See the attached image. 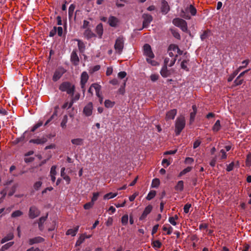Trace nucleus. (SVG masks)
Here are the masks:
<instances>
[{"mask_svg": "<svg viewBox=\"0 0 251 251\" xmlns=\"http://www.w3.org/2000/svg\"><path fill=\"white\" fill-rule=\"evenodd\" d=\"M80 98V94L79 93L76 94L75 96L72 98V101L69 103V107H71L74 102L78 100Z\"/></svg>", "mask_w": 251, "mask_h": 251, "instance_id": "2f4dec72", "label": "nucleus"}, {"mask_svg": "<svg viewBox=\"0 0 251 251\" xmlns=\"http://www.w3.org/2000/svg\"><path fill=\"white\" fill-rule=\"evenodd\" d=\"M159 78V75L157 74H152L150 76V78L152 81H156Z\"/></svg>", "mask_w": 251, "mask_h": 251, "instance_id": "5fc2aeb1", "label": "nucleus"}, {"mask_svg": "<svg viewBox=\"0 0 251 251\" xmlns=\"http://www.w3.org/2000/svg\"><path fill=\"white\" fill-rule=\"evenodd\" d=\"M89 78V76L87 72H83L81 75L80 85L83 93L85 92V84Z\"/></svg>", "mask_w": 251, "mask_h": 251, "instance_id": "0eeeda50", "label": "nucleus"}, {"mask_svg": "<svg viewBox=\"0 0 251 251\" xmlns=\"http://www.w3.org/2000/svg\"><path fill=\"white\" fill-rule=\"evenodd\" d=\"M76 41L78 42V48L80 52H83L85 50V45L84 43L79 40L76 39Z\"/></svg>", "mask_w": 251, "mask_h": 251, "instance_id": "c756f323", "label": "nucleus"}, {"mask_svg": "<svg viewBox=\"0 0 251 251\" xmlns=\"http://www.w3.org/2000/svg\"><path fill=\"white\" fill-rule=\"evenodd\" d=\"M78 229L79 226H76L74 228H70L67 231L66 234L71 235L72 236H74L75 235Z\"/></svg>", "mask_w": 251, "mask_h": 251, "instance_id": "4be33fe9", "label": "nucleus"}, {"mask_svg": "<svg viewBox=\"0 0 251 251\" xmlns=\"http://www.w3.org/2000/svg\"><path fill=\"white\" fill-rule=\"evenodd\" d=\"M155 195H156V192L155 191H154V190L151 191L148 194V195L146 197V199L150 201V200H151L152 199H153L155 196Z\"/></svg>", "mask_w": 251, "mask_h": 251, "instance_id": "4c0bfd02", "label": "nucleus"}, {"mask_svg": "<svg viewBox=\"0 0 251 251\" xmlns=\"http://www.w3.org/2000/svg\"><path fill=\"white\" fill-rule=\"evenodd\" d=\"M191 207V204L189 203L186 204L183 208L184 212L185 213H188L189 212L190 209Z\"/></svg>", "mask_w": 251, "mask_h": 251, "instance_id": "603ef678", "label": "nucleus"}, {"mask_svg": "<svg viewBox=\"0 0 251 251\" xmlns=\"http://www.w3.org/2000/svg\"><path fill=\"white\" fill-rule=\"evenodd\" d=\"M126 75V72L123 71V72H120L118 73V77L122 79L125 77Z\"/></svg>", "mask_w": 251, "mask_h": 251, "instance_id": "e2e57ef3", "label": "nucleus"}, {"mask_svg": "<svg viewBox=\"0 0 251 251\" xmlns=\"http://www.w3.org/2000/svg\"><path fill=\"white\" fill-rule=\"evenodd\" d=\"M56 169V166H52L50 168V176L51 178V180L53 182H55V179H56L55 176L57 174Z\"/></svg>", "mask_w": 251, "mask_h": 251, "instance_id": "aec40b11", "label": "nucleus"}, {"mask_svg": "<svg viewBox=\"0 0 251 251\" xmlns=\"http://www.w3.org/2000/svg\"><path fill=\"white\" fill-rule=\"evenodd\" d=\"M233 167H234V163L231 162V163H230L229 165H228L227 166L226 170L227 172H230L233 169Z\"/></svg>", "mask_w": 251, "mask_h": 251, "instance_id": "bf43d9fd", "label": "nucleus"}, {"mask_svg": "<svg viewBox=\"0 0 251 251\" xmlns=\"http://www.w3.org/2000/svg\"><path fill=\"white\" fill-rule=\"evenodd\" d=\"M65 70L63 68H59L54 73L52 80L54 81H56L62 76V75L65 73Z\"/></svg>", "mask_w": 251, "mask_h": 251, "instance_id": "6e6552de", "label": "nucleus"}, {"mask_svg": "<svg viewBox=\"0 0 251 251\" xmlns=\"http://www.w3.org/2000/svg\"><path fill=\"white\" fill-rule=\"evenodd\" d=\"M173 24L176 26L179 27L183 31L187 32L188 30L186 22L180 18H175L173 20Z\"/></svg>", "mask_w": 251, "mask_h": 251, "instance_id": "7ed1b4c3", "label": "nucleus"}, {"mask_svg": "<svg viewBox=\"0 0 251 251\" xmlns=\"http://www.w3.org/2000/svg\"><path fill=\"white\" fill-rule=\"evenodd\" d=\"M144 54L147 56V57H149L151 58H154V54L153 53L151 47L149 44H145L144 47Z\"/></svg>", "mask_w": 251, "mask_h": 251, "instance_id": "9d476101", "label": "nucleus"}, {"mask_svg": "<svg viewBox=\"0 0 251 251\" xmlns=\"http://www.w3.org/2000/svg\"><path fill=\"white\" fill-rule=\"evenodd\" d=\"M118 195L117 193H112L110 192L109 193H107L103 196V199L104 200H109L112 198H115Z\"/></svg>", "mask_w": 251, "mask_h": 251, "instance_id": "bb28decb", "label": "nucleus"}, {"mask_svg": "<svg viewBox=\"0 0 251 251\" xmlns=\"http://www.w3.org/2000/svg\"><path fill=\"white\" fill-rule=\"evenodd\" d=\"M94 204V203H93V202L90 201L85 204L83 207L85 209L88 210L91 208L93 206Z\"/></svg>", "mask_w": 251, "mask_h": 251, "instance_id": "de8ad7c7", "label": "nucleus"}, {"mask_svg": "<svg viewBox=\"0 0 251 251\" xmlns=\"http://www.w3.org/2000/svg\"><path fill=\"white\" fill-rule=\"evenodd\" d=\"M209 33L210 31L208 30L204 31L202 34L201 35V39L202 40L205 39L208 36Z\"/></svg>", "mask_w": 251, "mask_h": 251, "instance_id": "a18cd8bd", "label": "nucleus"}, {"mask_svg": "<svg viewBox=\"0 0 251 251\" xmlns=\"http://www.w3.org/2000/svg\"><path fill=\"white\" fill-rule=\"evenodd\" d=\"M188 10L191 13V15L195 16L196 15L197 10L192 5L189 6Z\"/></svg>", "mask_w": 251, "mask_h": 251, "instance_id": "58836bf2", "label": "nucleus"}, {"mask_svg": "<svg viewBox=\"0 0 251 251\" xmlns=\"http://www.w3.org/2000/svg\"><path fill=\"white\" fill-rule=\"evenodd\" d=\"M124 40L123 37H119L116 40L114 48L116 52L121 54L124 48Z\"/></svg>", "mask_w": 251, "mask_h": 251, "instance_id": "39448f33", "label": "nucleus"}, {"mask_svg": "<svg viewBox=\"0 0 251 251\" xmlns=\"http://www.w3.org/2000/svg\"><path fill=\"white\" fill-rule=\"evenodd\" d=\"M14 243L12 242H9L7 243L5 245H4L1 248L0 251H6L9 247H10L11 246L13 245Z\"/></svg>", "mask_w": 251, "mask_h": 251, "instance_id": "37998d69", "label": "nucleus"}, {"mask_svg": "<svg viewBox=\"0 0 251 251\" xmlns=\"http://www.w3.org/2000/svg\"><path fill=\"white\" fill-rule=\"evenodd\" d=\"M68 122V117L67 115H65L61 122L60 126L63 129L65 128L67 126V123Z\"/></svg>", "mask_w": 251, "mask_h": 251, "instance_id": "7c9ffc66", "label": "nucleus"}, {"mask_svg": "<svg viewBox=\"0 0 251 251\" xmlns=\"http://www.w3.org/2000/svg\"><path fill=\"white\" fill-rule=\"evenodd\" d=\"M71 143L75 146H81L83 143V140L79 138H75L71 140Z\"/></svg>", "mask_w": 251, "mask_h": 251, "instance_id": "b1692460", "label": "nucleus"}, {"mask_svg": "<svg viewBox=\"0 0 251 251\" xmlns=\"http://www.w3.org/2000/svg\"><path fill=\"white\" fill-rule=\"evenodd\" d=\"M42 182L39 181H37L34 184V188L36 190H38L42 185Z\"/></svg>", "mask_w": 251, "mask_h": 251, "instance_id": "052dcab7", "label": "nucleus"}, {"mask_svg": "<svg viewBox=\"0 0 251 251\" xmlns=\"http://www.w3.org/2000/svg\"><path fill=\"white\" fill-rule=\"evenodd\" d=\"M96 32L101 37L103 33V26L101 24H99L96 28Z\"/></svg>", "mask_w": 251, "mask_h": 251, "instance_id": "a878e982", "label": "nucleus"}, {"mask_svg": "<svg viewBox=\"0 0 251 251\" xmlns=\"http://www.w3.org/2000/svg\"><path fill=\"white\" fill-rule=\"evenodd\" d=\"M170 164V162L167 159H163L162 161V165L165 167H167Z\"/></svg>", "mask_w": 251, "mask_h": 251, "instance_id": "4d7b16f0", "label": "nucleus"}, {"mask_svg": "<svg viewBox=\"0 0 251 251\" xmlns=\"http://www.w3.org/2000/svg\"><path fill=\"white\" fill-rule=\"evenodd\" d=\"M151 245L154 249H159L162 246V243L158 240H155L152 242Z\"/></svg>", "mask_w": 251, "mask_h": 251, "instance_id": "72a5a7b5", "label": "nucleus"}, {"mask_svg": "<svg viewBox=\"0 0 251 251\" xmlns=\"http://www.w3.org/2000/svg\"><path fill=\"white\" fill-rule=\"evenodd\" d=\"M201 143V141L200 140H199V139L196 140L194 143L193 148L196 149L200 145Z\"/></svg>", "mask_w": 251, "mask_h": 251, "instance_id": "13d9d810", "label": "nucleus"}, {"mask_svg": "<svg viewBox=\"0 0 251 251\" xmlns=\"http://www.w3.org/2000/svg\"><path fill=\"white\" fill-rule=\"evenodd\" d=\"M57 32V27L54 26L52 29L50 30V37H53L54 36Z\"/></svg>", "mask_w": 251, "mask_h": 251, "instance_id": "6e6d98bb", "label": "nucleus"}, {"mask_svg": "<svg viewBox=\"0 0 251 251\" xmlns=\"http://www.w3.org/2000/svg\"><path fill=\"white\" fill-rule=\"evenodd\" d=\"M160 74L163 77H167L170 75V73L167 69V66L164 65L160 71Z\"/></svg>", "mask_w": 251, "mask_h": 251, "instance_id": "412c9836", "label": "nucleus"}, {"mask_svg": "<svg viewBox=\"0 0 251 251\" xmlns=\"http://www.w3.org/2000/svg\"><path fill=\"white\" fill-rule=\"evenodd\" d=\"M188 60H183L181 63V67L182 69L186 70L188 71Z\"/></svg>", "mask_w": 251, "mask_h": 251, "instance_id": "e433bc0d", "label": "nucleus"}, {"mask_svg": "<svg viewBox=\"0 0 251 251\" xmlns=\"http://www.w3.org/2000/svg\"><path fill=\"white\" fill-rule=\"evenodd\" d=\"M192 170V168L191 167H188L186 168L183 170L179 174V176H182L185 174L190 172Z\"/></svg>", "mask_w": 251, "mask_h": 251, "instance_id": "49530a36", "label": "nucleus"}, {"mask_svg": "<svg viewBox=\"0 0 251 251\" xmlns=\"http://www.w3.org/2000/svg\"><path fill=\"white\" fill-rule=\"evenodd\" d=\"M58 36H61L63 33V29L61 26H58L57 27V32Z\"/></svg>", "mask_w": 251, "mask_h": 251, "instance_id": "0e129e2a", "label": "nucleus"}, {"mask_svg": "<svg viewBox=\"0 0 251 251\" xmlns=\"http://www.w3.org/2000/svg\"><path fill=\"white\" fill-rule=\"evenodd\" d=\"M184 183L182 180L179 181L175 187V190L181 192L183 190Z\"/></svg>", "mask_w": 251, "mask_h": 251, "instance_id": "5701e85b", "label": "nucleus"}, {"mask_svg": "<svg viewBox=\"0 0 251 251\" xmlns=\"http://www.w3.org/2000/svg\"><path fill=\"white\" fill-rule=\"evenodd\" d=\"M172 32L173 35L176 38L178 39L180 38V35L178 32L175 30H172Z\"/></svg>", "mask_w": 251, "mask_h": 251, "instance_id": "680f3d73", "label": "nucleus"}, {"mask_svg": "<svg viewBox=\"0 0 251 251\" xmlns=\"http://www.w3.org/2000/svg\"><path fill=\"white\" fill-rule=\"evenodd\" d=\"M23 214V212L21 210H16L12 213L11 217L13 218H17L21 217Z\"/></svg>", "mask_w": 251, "mask_h": 251, "instance_id": "c85d7f7f", "label": "nucleus"}, {"mask_svg": "<svg viewBox=\"0 0 251 251\" xmlns=\"http://www.w3.org/2000/svg\"><path fill=\"white\" fill-rule=\"evenodd\" d=\"M13 238V234L12 233H9L5 237H4L1 240V244H4V243L11 240Z\"/></svg>", "mask_w": 251, "mask_h": 251, "instance_id": "cd10ccee", "label": "nucleus"}, {"mask_svg": "<svg viewBox=\"0 0 251 251\" xmlns=\"http://www.w3.org/2000/svg\"><path fill=\"white\" fill-rule=\"evenodd\" d=\"M85 239V235L84 234L81 235L78 240L76 241L75 246H80L84 242Z\"/></svg>", "mask_w": 251, "mask_h": 251, "instance_id": "c9c22d12", "label": "nucleus"}, {"mask_svg": "<svg viewBox=\"0 0 251 251\" xmlns=\"http://www.w3.org/2000/svg\"><path fill=\"white\" fill-rule=\"evenodd\" d=\"M152 58L147 57V62L151 64L152 66H157L158 65V63L155 61V60H151Z\"/></svg>", "mask_w": 251, "mask_h": 251, "instance_id": "8fccbe9b", "label": "nucleus"}, {"mask_svg": "<svg viewBox=\"0 0 251 251\" xmlns=\"http://www.w3.org/2000/svg\"><path fill=\"white\" fill-rule=\"evenodd\" d=\"M62 178H63V179H64L66 181V183L67 184H69L70 183L71 178L69 176H68V175L65 176H64V177H63Z\"/></svg>", "mask_w": 251, "mask_h": 251, "instance_id": "774afa93", "label": "nucleus"}, {"mask_svg": "<svg viewBox=\"0 0 251 251\" xmlns=\"http://www.w3.org/2000/svg\"><path fill=\"white\" fill-rule=\"evenodd\" d=\"M93 105L92 102H89L86 104L83 110V114L87 117L90 116L93 113Z\"/></svg>", "mask_w": 251, "mask_h": 251, "instance_id": "1a4fd4ad", "label": "nucleus"}, {"mask_svg": "<svg viewBox=\"0 0 251 251\" xmlns=\"http://www.w3.org/2000/svg\"><path fill=\"white\" fill-rule=\"evenodd\" d=\"M160 184V180L158 178H154L152 180L151 187L153 188L157 187Z\"/></svg>", "mask_w": 251, "mask_h": 251, "instance_id": "ea45409f", "label": "nucleus"}, {"mask_svg": "<svg viewBox=\"0 0 251 251\" xmlns=\"http://www.w3.org/2000/svg\"><path fill=\"white\" fill-rule=\"evenodd\" d=\"M168 53L170 57H175L178 55L182 54V51L179 50L178 46L176 45H171L168 50Z\"/></svg>", "mask_w": 251, "mask_h": 251, "instance_id": "20e7f679", "label": "nucleus"}, {"mask_svg": "<svg viewBox=\"0 0 251 251\" xmlns=\"http://www.w3.org/2000/svg\"><path fill=\"white\" fill-rule=\"evenodd\" d=\"M40 214V211L36 206L33 205L30 207L28 212V216L29 218H36L39 216Z\"/></svg>", "mask_w": 251, "mask_h": 251, "instance_id": "423d86ee", "label": "nucleus"}, {"mask_svg": "<svg viewBox=\"0 0 251 251\" xmlns=\"http://www.w3.org/2000/svg\"><path fill=\"white\" fill-rule=\"evenodd\" d=\"M144 21L143 22V27H147L152 20V17L151 15L144 14L142 16Z\"/></svg>", "mask_w": 251, "mask_h": 251, "instance_id": "9b49d317", "label": "nucleus"}, {"mask_svg": "<svg viewBox=\"0 0 251 251\" xmlns=\"http://www.w3.org/2000/svg\"><path fill=\"white\" fill-rule=\"evenodd\" d=\"M177 110L176 109L170 110V111L167 112L166 114V119L167 120H173L175 118Z\"/></svg>", "mask_w": 251, "mask_h": 251, "instance_id": "f8f14e48", "label": "nucleus"}, {"mask_svg": "<svg viewBox=\"0 0 251 251\" xmlns=\"http://www.w3.org/2000/svg\"><path fill=\"white\" fill-rule=\"evenodd\" d=\"M44 241V238L38 236L29 239L28 241V244L29 245H34V244L40 243L43 242Z\"/></svg>", "mask_w": 251, "mask_h": 251, "instance_id": "4468645a", "label": "nucleus"}, {"mask_svg": "<svg viewBox=\"0 0 251 251\" xmlns=\"http://www.w3.org/2000/svg\"><path fill=\"white\" fill-rule=\"evenodd\" d=\"M99 196V192H96L94 193L93 194V197L91 199V202H93V203H94L95 201H96L98 200V198Z\"/></svg>", "mask_w": 251, "mask_h": 251, "instance_id": "09e8293b", "label": "nucleus"}, {"mask_svg": "<svg viewBox=\"0 0 251 251\" xmlns=\"http://www.w3.org/2000/svg\"><path fill=\"white\" fill-rule=\"evenodd\" d=\"M170 10V7L168 2L163 0L161 2V11L164 14H167Z\"/></svg>", "mask_w": 251, "mask_h": 251, "instance_id": "f3484780", "label": "nucleus"}, {"mask_svg": "<svg viewBox=\"0 0 251 251\" xmlns=\"http://www.w3.org/2000/svg\"><path fill=\"white\" fill-rule=\"evenodd\" d=\"M119 23L118 19L114 16H110L108 19V23L111 26H116Z\"/></svg>", "mask_w": 251, "mask_h": 251, "instance_id": "6ab92c4d", "label": "nucleus"}, {"mask_svg": "<svg viewBox=\"0 0 251 251\" xmlns=\"http://www.w3.org/2000/svg\"><path fill=\"white\" fill-rule=\"evenodd\" d=\"M113 72V69L111 67H108L106 71V75L108 76L111 75Z\"/></svg>", "mask_w": 251, "mask_h": 251, "instance_id": "69168bd1", "label": "nucleus"}, {"mask_svg": "<svg viewBox=\"0 0 251 251\" xmlns=\"http://www.w3.org/2000/svg\"><path fill=\"white\" fill-rule=\"evenodd\" d=\"M185 126V118L183 116L178 117L175 123V132L176 135H178Z\"/></svg>", "mask_w": 251, "mask_h": 251, "instance_id": "f03ea898", "label": "nucleus"}, {"mask_svg": "<svg viewBox=\"0 0 251 251\" xmlns=\"http://www.w3.org/2000/svg\"><path fill=\"white\" fill-rule=\"evenodd\" d=\"M84 35L87 38H91L95 36L94 33L89 29H86L84 33Z\"/></svg>", "mask_w": 251, "mask_h": 251, "instance_id": "f704fd0d", "label": "nucleus"}, {"mask_svg": "<svg viewBox=\"0 0 251 251\" xmlns=\"http://www.w3.org/2000/svg\"><path fill=\"white\" fill-rule=\"evenodd\" d=\"M71 61L74 65H77L79 62L78 56L75 51H73L71 56Z\"/></svg>", "mask_w": 251, "mask_h": 251, "instance_id": "ddd939ff", "label": "nucleus"}, {"mask_svg": "<svg viewBox=\"0 0 251 251\" xmlns=\"http://www.w3.org/2000/svg\"><path fill=\"white\" fill-rule=\"evenodd\" d=\"M176 61L175 57H171V58L166 57L164 60V65L166 66L172 67L174 65Z\"/></svg>", "mask_w": 251, "mask_h": 251, "instance_id": "dca6fc26", "label": "nucleus"}, {"mask_svg": "<svg viewBox=\"0 0 251 251\" xmlns=\"http://www.w3.org/2000/svg\"><path fill=\"white\" fill-rule=\"evenodd\" d=\"M157 229H158V225H156L152 227L151 234L153 235L155 234L156 232Z\"/></svg>", "mask_w": 251, "mask_h": 251, "instance_id": "338daca9", "label": "nucleus"}, {"mask_svg": "<svg viewBox=\"0 0 251 251\" xmlns=\"http://www.w3.org/2000/svg\"><path fill=\"white\" fill-rule=\"evenodd\" d=\"M92 86L93 87V89L95 90L96 92L100 91L101 86L99 84L97 83H93L92 84Z\"/></svg>", "mask_w": 251, "mask_h": 251, "instance_id": "3c124183", "label": "nucleus"}, {"mask_svg": "<svg viewBox=\"0 0 251 251\" xmlns=\"http://www.w3.org/2000/svg\"><path fill=\"white\" fill-rule=\"evenodd\" d=\"M164 231H167V234L168 235L171 234L172 232V227L170 226H164L163 227Z\"/></svg>", "mask_w": 251, "mask_h": 251, "instance_id": "c03bdc74", "label": "nucleus"}, {"mask_svg": "<svg viewBox=\"0 0 251 251\" xmlns=\"http://www.w3.org/2000/svg\"><path fill=\"white\" fill-rule=\"evenodd\" d=\"M152 209V206L151 205H149L145 208L141 216V219H145L146 218L147 215L151 213Z\"/></svg>", "mask_w": 251, "mask_h": 251, "instance_id": "a211bd4d", "label": "nucleus"}, {"mask_svg": "<svg viewBox=\"0 0 251 251\" xmlns=\"http://www.w3.org/2000/svg\"><path fill=\"white\" fill-rule=\"evenodd\" d=\"M246 165L248 167L251 166V153H248L247 155L246 160Z\"/></svg>", "mask_w": 251, "mask_h": 251, "instance_id": "a19ab883", "label": "nucleus"}, {"mask_svg": "<svg viewBox=\"0 0 251 251\" xmlns=\"http://www.w3.org/2000/svg\"><path fill=\"white\" fill-rule=\"evenodd\" d=\"M221 124L220 120H217L212 127V130L214 132H218L221 129Z\"/></svg>", "mask_w": 251, "mask_h": 251, "instance_id": "393cba45", "label": "nucleus"}, {"mask_svg": "<svg viewBox=\"0 0 251 251\" xmlns=\"http://www.w3.org/2000/svg\"><path fill=\"white\" fill-rule=\"evenodd\" d=\"M59 89L62 92H66L68 94L72 95L74 93L75 87L69 82H64L60 84Z\"/></svg>", "mask_w": 251, "mask_h": 251, "instance_id": "f257e3e1", "label": "nucleus"}, {"mask_svg": "<svg viewBox=\"0 0 251 251\" xmlns=\"http://www.w3.org/2000/svg\"><path fill=\"white\" fill-rule=\"evenodd\" d=\"M115 104L114 101H112L109 100H106L104 101V105L106 108H112Z\"/></svg>", "mask_w": 251, "mask_h": 251, "instance_id": "473e14b6", "label": "nucleus"}, {"mask_svg": "<svg viewBox=\"0 0 251 251\" xmlns=\"http://www.w3.org/2000/svg\"><path fill=\"white\" fill-rule=\"evenodd\" d=\"M220 154H221L220 158L221 159H225L226 158V151L222 149L220 151Z\"/></svg>", "mask_w": 251, "mask_h": 251, "instance_id": "864d4df0", "label": "nucleus"}, {"mask_svg": "<svg viewBox=\"0 0 251 251\" xmlns=\"http://www.w3.org/2000/svg\"><path fill=\"white\" fill-rule=\"evenodd\" d=\"M47 141V138L45 137L38 138L35 139H31L29 141L30 143H33L36 144H43Z\"/></svg>", "mask_w": 251, "mask_h": 251, "instance_id": "2eb2a0df", "label": "nucleus"}, {"mask_svg": "<svg viewBox=\"0 0 251 251\" xmlns=\"http://www.w3.org/2000/svg\"><path fill=\"white\" fill-rule=\"evenodd\" d=\"M43 124V122L39 121L37 124H36L31 128V131L32 132H34L38 128L42 126Z\"/></svg>", "mask_w": 251, "mask_h": 251, "instance_id": "79ce46f5", "label": "nucleus"}]
</instances>
